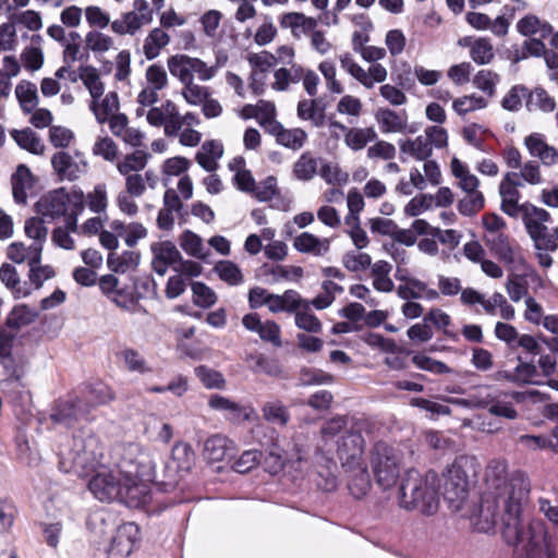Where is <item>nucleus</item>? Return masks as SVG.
Listing matches in <instances>:
<instances>
[{"mask_svg":"<svg viewBox=\"0 0 558 558\" xmlns=\"http://www.w3.org/2000/svg\"><path fill=\"white\" fill-rule=\"evenodd\" d=\"M485 481L489 487L488 493L501 498V534L506 543L514 547L513 558H556L545 523L541 519L524 518L523 505L530 494L526 475L515 471L508 477L506 462L493 460L486 468Z\"/></svg>","mask_w":558,"mask_h":558,"instance_id":"obj_1","label":"nucleus"},{"mask_svg":"<svg viewBox=\"0 0 558 558\" xmlns=\"http://www.w3.org/2000/svg\"><path fill=\"white\" fill-rule=\"evenodd\" d=\"M157 458L158 453L138 444L131 442L122 447L117 462L122 476L120 502L130 508H138L150 499L149 483H155L160 488V478L156 473Z\"/></svg>","mask_w":558,"mask_h":558,"instance_id":"obj_2","label":"nucleus"},{"mask_svg":"<svg viewBox=\"0 0 558 558\" xmlns=\"http://www.w3.org/2000/svg\"><path fill=\"white\" fill-rule=\"evenodd\" d=\"M105 463L102 444L92 429L84 427L75 432L61 450L59 469L63 473L88 476Z\"/></svg>","mask_w":558,"mask_h":558,"instance_id":"obj_3","label":"nucleus"},{"mask_svg":"<svg viewBox=\"0 0 558 558\" xmlns=\"http://www.w3.org/2000/svg\"><path fill=\"white\" fill-rule=\"evenodd\" d=\"M437 474L427 472L422 476L418 471L411 469L402 478L399 488V505L407 510H418L430 515L438 509Z\"/></svg>","mask_w":558,"mask_h":558,"instance_id":"obj_4","label":"nucleus"},{"mask_svg":"<svg viewBox=\"0 0 558 558\" xmlns=\"http://www.w3.org/2000/svg\"><path fill=\"white\" fill-rule=\"evenodd\" d=\"M475 473V460L466 456L458 457L444 473L442 496L453 511L461 510Z\"/></svg>","mask_w":558,"mask_h":558,"instance_id":"obj_5","label":"nucleus"},{"mask_svg":"<svg viewBox=\"0 0 558 558\" xmlns=\"http://www.w3.org/2000/svg\"><path fill=\"white\" fill-rule=\"evenodd\" d=\"M401 454L385 441H377L371 451V465L376 483L383 488L392 487L400 474Z\"/></svg>","mask_w":558,"mask_h":558,"instance_id":"obj_6","label":"nucleus"},{"mask_svg":"<svg viewBox=\"0 0 558 558\" xmlns=\"http://www.w3.org/2000/svg\"><path fill=\"white\" fill-rule=\"evenodd\" d=\"M195 453L192 447L185 442H178L172 448L171 462L166 464L160 477V489L170 492L179 483V472H187L194 464Z\"/></svg>","mask_w":558,"mask_h":558,"instance_id":"obj_7","label":"nucleus"},{"mask_svg":"<svg viewBox=\"0 0 558 558\" xmlns=\"http://www.w3.org/2000/svg\"><path fill=\"white\" fill-rule=\"evenodd\" d=\"M524 227L527 234L534 242L535 250L542 251L543 243L549 234L548 228L544 225L550 220V214L541 207H536L530 202L523 203V217Z\"/></svg>","mask_w":558,"mask_h":558,"instance_id":"obj_8","label":"nucleus"},{"mask_svg":"<svg viewBox=\"0 0 558 558\" xmlns=\"http://www.w3.org/2000/svg\"><path fill=\"white\" fill-rule=\"evenodd\" d=\"M365 441L361 432L345 429L337 441V453L344 468H353L361 462Z\"/></svg>","mask_w":558,"mask_h":558,"instance_id":"obj_9","label":"nucleus"},{"mask_svg":"<svg viewBox=\"0 0 558 558\" xmlns=\"http://www.w3.org/2000/svg\"><path fill=\"white\" fill-rule=\"evenodd\" d=\"M122 476L111 471H98L88 482L90 493L100 501H119Z\"/></svg>","mask_w":558,"mask_h":558,"instance_id":"obj_10","label":"nucleus"},{"mask_svg":"<svg viewBox=\"0 0 558 558\" xmlns=\"http://www.w3.org/2000/svg\"><path fill=\"white\" fill-rule=\"evenodd\" d=\"M504 506L499 495L485 493L482 496L477 515L474 518V525L478 532H490L498 518L502 521Z\"/></svg>","mask_w":558,"mask_h":558,"instance_id":"obj_11","label":"nucleus"},{"mask_svg":"<svg viewBox=\"0 0 558 558\" xmlns=\"http://www.w3.org/2000/svg\"><path fill=\"white\" fill-rule=\"evenodd\" d=\"M138 538V526L133 522L119 524L116 532L108 539L110 543L107 553L109 558H125L132 551Z\"/></svg>","mask_w":558,"mask_h":558,"instance_id":"obj_12","label":"nucleus"},{"mask_svg":"<svg viewBox=\"0 0 558 558\" xmlns=\"http://www.w3.org/2000/svg\"><path fill=\"white\" fill-rule=\"evenodd\" d=\"M88 408H85L81 397L70 395L68 399L58 400L50 414L54 423L66 427L73 426L77 421L87 418Z\"/></svg>","mask_w":558,"mask_h":558,"instance_id":"obj_13","label":"nucleus"},{"mask_svg":"<svg viewBox=\"0 0 558 558\" xmlns=\"http://www.w3.org/2000/svg\"><path fill=\"white\" fill-rule=\"evenodd\" d=\"M69 202V193L64 187H60L40 197L35 204V209L43 217L56 219L68 214Z\"/></svg>","mask_w":558,"mask_h":558,"instance_id":"obj_14","label":"nucleus"},{"mask_svg":"<svg viewBox=\"0 0 558 558\" xmlns=\"http://www.w3.org/2000/svg\"><path fill=\"white\" fill-rule=\"evenodd\" d=\"M51 165L61 180L74 181L87 170V162L78 153L73 158L66 151H58L52 156Z\"/></svg>","mask_w":558,"mask_h":558,"instance_id":"obj_15","label":"nucleus"},{"mask_svg":"<svg viewBox=\"0 0 558 558\" xmlns=\"http://www.w3.org/2000/svg\"><path fill=\"white\" fill-rule=\"evenodd\" d=\"M208 405L215 410L222 412L225 417L232 423H243L251 421L254 414V409L250 405H242L221 395H211L208 400Z\"/></svg>","mask_w":558,"mask_h":558,"instance_id":"obj_16","label":"nucleus"},{"mask_svg":"<svg viewBox=\"0 0 558 558\" xmlns=\"http://www.w3.org/2000/svg\"><path fill=\"white\" fill-rule=\"evenodd\" d=\"M154 255L151 267L159 276H165L168 267H177L182 255L171 241L155 242L150 246Z\"/></svg>","mask_w":558,"mask_h":558,"instance_id":"obj_17","label":"nucleus"},{"mask_svg":"<svg viewBox=\"0 0 558 558\" xmlns=\"http://www.w3.org/2000/svg\"><path fill=\"white\" fill-rule=\"evenodd\" d=\"M118 525L116 514L106 509H98L92 512L87 519V527L99 538V542H108Z\"/></svg>","mask_w":558,"mask_h":558,"instance_id":"obj_18","label":"nucleus"},{"mask_svg":"<svg viewBox=\"0 0 558 558\" xmlns=\"http://www.w3.org/2000/svg\"><path fill=\"white\" fill-rule=\"evenodd\" d=\"M24 230L25 234L34 240L31 244V251L33 260L37 262L38 258H41L44 243L47 241L48 236V228L43 218L31 217L25 221Z\"/></svg>","mask_w":558,"mask_h":558,"instance_id":"obj_19","label":"nucleus"},{"mask_svg":"<svg viewBox=\"0 0 558 558\" xmlns=\"http://www.w3.org/2000/svg\"><path fill=\"white\" fill-rule=\"evenodd\" d=\"M78 397H81L84 407L88 408L89 413L92 409L110 402L113 399V393L107 385L98 381L85 385L81 389V395Z\"/></svg>","mask_w":558,"mask_h":558,"instance_id":"obj_20","label":"nucleus"},{"mask_svg":"<svg viewBox=\"0 0 558 558\" xmlns=\"http://www.w3.org/2000/svg\"><path fill=\"white\" fill-rule=\"evenodd\" d=\"M34 178L26 165H19L12 174V194L19 204H25L27 201V190L33 187Z\"/></svg>","mask_w":558,"mask_h":558,"instance_id":"obj_21","label":"nucleus"},{"mask_svg":"<svg viewBox=\"0 0 558 558\" xmlns=\"http://www.w3.org/2000/svg\"><path fill=\"white\" fill-rule=\"evenodd\" d=\"M293 246L301 253L323 256L329 251L330 241L328 239H319L310 232H302L294 239Z\"/></svg>","mask_w":558,"mask_h":558,"instance_id":"obj_22","label":"nucleus"},{"mask_svg":"<svg viewBox=\"0 0 558 558\" xmlns=\"http://www.w3.org/2000/svg\"><path fill=\"white\" fill-rule=\"evenodd\" d=\"M350 471L348 480V488L351 495L360 499L364 497L371 488V478L366 466L360 462L353 468H348Z\"/></svg>","mask_w":558,"mask_h":558,"instance_id":"obj_23","label":"nucleus"},{"mask_svg":"<svg viewBox=\"0 0 558 558\" xmlns=\"http://www.w3.org/2000/svg\"><path fill=\"white\" fill-rule=\"evenodd\" d=\"M375 119L383 133H402L405 131L407 118L391 109H379Z\"/></svg>","mask_w":558,"mask_h":558,"instance_id":"obj_24","label":"nucleus"},{"mask_svg":"<svg viewBox=\"0 0 558 558\" xmlns=\"http://www.w3.org/2000/svg\"><path fill=\"white\" fill-rule=\"evenodd\" d=\"M230 440L221 435L210 436L204 445V454L210 461H222L232 456Z\"/></svg>","mask_w":558,"mask_h":558,"instance_id":"obj_25","label":"nucleus"},{"mask_svg":"<svg viewBox=\"0 0 558 558\" xmlns=\"http://www.w3.org/2000/svg\"><path fill=\"white\" fill-rule=\"evenodd\" d=\"M11 137L22 148L34 155H43L45 145L41 138L29 128L23 130H11Z\"/></svg>","mask_w":558,"mask_h":558,"instance_id":"obj_26","label":"nucleus"},{"mask_svg":"<svg viewBox=\"0 0 558 558\" xmlns=\"http://www.w3.org/2000/svg\"><path fill=\"white\" fill-rule=\"evenodd\" d=\"M400 151L408 154L416 160H427L433 154V147L425 136H417L414 140H400L399 141Z\"/></svg>","mask_w":558,"mask_h":558,"instance_id":"obj_27","label":"nucleus"},{"mask_svg":"<svg viewBox=\"0 0 558 558\" xmlns=\"http://www.w3.org/2000/svg\"><path fill=\"white\" fill-rule=\"evenodd\" d=\"M170 74L177 77L183 86L194 81L191 57L187 54H174L167 60Z\"/></svg>","mask_w":558,"mask_h":558,"instance_id":"obj_28","label":"nucleus"},{"mask_svg":"<svg viewBox=\"0 0 558 558\" xmlns=\"http://www.w3.org/2000/svg\"><path fill=\"white\" fill-rule=\"evenodd\" d=\"M484 241L489 250L501 260L512 262L513 251L509 241L508 235L502 232L498 233H486Z\"/></svg>","mask_w":558,"mask_h":558,"instance_id":"obj_29","label":"nucleus"},{"mask_svg":"<svg viewBox=\"0 0 558 558\" xmlns=\"http://www.w3.org/2000/svg\"><path fill=\"white\" fill-rule=\"evenodd\" d=\"M38 312L26 304H20L12 308L5 319V327L17 330L36 320Z\"/></svg>","mask_w":558,"mask_h":558,"instance_id":"obj_30","label":"nucleus"},{"mask_svg":"<svg viewBox=\"0 0 558 558\" xmlns=\"http://www.w3.org/2000/svg\"><path fill=\"white\" fill-rule=\"evenodd\" d=\"M180 246L190 256L205 260L209 250L205 248L203 239L191 230H185L180 235Z\"/></svg>","mask_w":558,"mask_h":558,"instance_id":"obj_31","label":"nucleus"},{"mask_svg":"<svg viewBox=\"0 0 558 558\" xmlns=\"http://www.w3.org/2000/svg\"><path fill=\"white\" fill-rule=\"evenodd\" d=\"M318 161L311 151L303 153L293 165V175L300 181L312 180L317 173Z\"/></svg>","mask_w":558,"mask_h":558,"instance_id":"obj_32","label":"nucleus"},{"mask_svg":"<svg viewBox=\"0 0 558 558\" xmlns=\"http://www.w3.org/2000/svg\"><path fill=\"white\" fill-rule=\"evenodd\" d=\"M119 97L116 92H109L102 99L100 105L97 101H92L90 110L94 112L98 123L104 124L108 121L109 117L113 116L119 109Z\"/></svg>","mask_w":558,"mask_h":558,"instance_id":"obj_33","label":"nucleus"},{"mask_svg":"<svg viewBox=\"0 0 558 558\" xmlns=\"http://www.w3.org/2000/svg\"><path fill=\"white\" fill-rule=\"evenodd\" d=\"M170 41L169 35L161 28H154L146 37L143 46L144 53L148 60L157 58L160 50Z\"/></svg>","mask_w":558,"mask_h":558,"instance_id":"obj_34","label":"nucleus"},{"mask_svg":"<svg viewBox=\"0 0 558 558\" xmlns=\"http://www.w3.org/2000/svg\"><path fill=\"white\" fill-rule=\"evenodd\" d=\"M262 412L263 417L267 422L280 427L286 426L290 421V413L287 407L279 400L266 402L262 408Z\"/></svg>","mask_w":558,"mask_h":558,"instance_id":"obj_35","label":"nucleus"},{"mask_svg":"<svg viewBox=\"0 0 558 558\" xmlns=\"http://www.w3.org/2000/svg\"><path fill=\"white\" fill-rule=\"evenodd\" d=\"M150 157V154L144 150H135L132 154L124 156L122 160L117 163V169L122 175L143 170Z\"/></svg>","mask_w":558,"mask_h":558,"instance_id":"obj_36","label":"nucleus"},{"mask_svg":"<svg viewBox=\"0 0 558 558\" xmlns=\"http://www.w3.org/2000/svg\"><path fill=\"white\" fill-rule=\"evenodd\" d=\"M16 98L25 113H31L38 104L37 87L35 84L23 81L15 88Z\"/></svg>","mask_w":558,"mask_h":558,"instance_id":"obj_37","label":"nucleus"},{"mask_svg":"<svg viewBox=\"0 0 558 558\" xmlns=\"http://www.w3.org/2000/svg\"><path fill=\"white\" fill-rule=\"evenodd\" d=\"M376 138L377 133L373 128H353L347 132L344 142L351 149L361 150L367 145V143L375 141Z\"/></svg>","mask_w":558,"mask_h":558,"instance_id":"obj_38","label":"nucleus"},{"mask_svg":"<svg viewBox=\"0 0 558 558\" xmlns=\"http://www.w3.org/2000/svg\"><path fill=\"white\" fill-rule=\"evenodd\" d=\"M0 364L7 375L5 381L20 383L25 374V362L22 357H16L13 354L0 357Z\"/></svg>","mask_w":558,"mask_h":558,"instance_id":"obj_39","label":"nucleus"},{"mask_svg":"<svg viewBox=\"0 0 558 558\" xmlns=\"http://www.w3.org/2000/svg\"><path fill=\"white\" fill-rule=\"evenodd\" d=\"M307 140V133L300 128L282 129L278 134L277 143L292 150L301 149Z\"/></svg>","mask_w":558,"mask_h":558,"instance_id":"obj_40","label":"nucleus"},{"mask_svg":"<svg viewBox=\"0 0 558 558\" xmlns=\"http://www.w3.org/2000/svg\"><path fill=\"white\" fill-rule=\"evenodd\" d=\"M252 361L251 369L255 373H265L269 376H278L281 373L280 364L275 359H269L263 353H253L247 356Z\"/></svg>","mask_w":558,"mask_h":558,"instance_id":"obj_41","label":"nucleus"},{"mask_svg":"<svg viewBox=\"0 0 558 558\" xmlns=\"http://www.w3.org/2000/svg\"><path fill=\"white\" fill-rule=\"evenodd\" d=\"M294 320L298 328L311 333H318L323 329L320 320L310 312V302H305L304 307L295 313Z\"/></svg>","mask_w":558,"mask_h":558,"instance_id":"obj_42","label":"nucleus"},{"mask_svg":"<svg viewBox=\"0 0 558 558\" xmlns=\"http://www.w3.org/2000/svg\"><path fill=\"white\" fill-rule=\"evenodd\" d=\"M470 57L476 64H488L495 57L490 40L488 38L475 39L471 46Z\"/></svg>","mask_w":558,"mask_h":558,"instance_id":"obj_43","label":"nucleus"},{"mask_svg":"<svg viewBox=\"0 0 558 558\" xmlns=\"http://www.w3.org/2000/svg\"><path fill=\"white\" fill-rule=\"evenodd\" d=\"M214 269L222 281L231 286H238L243 282L241 269L231 260H220Z\"/></svg>","mask_w":558,"mask_h":558,"instance_id":"obj_44","label":"nucleus"},{"mask_svg":"<svg viewBox=\"0 0 558 558\" xmlns=\"http://www.w3.org/2000/svg\"><path fill=\"white\" fill-rule=\"evenodd\" d=\"M500 82L499 74L490 70H481L473 77V85L485 93L488 97H494L496 85Z\"/></svg>","mask_w":558,"mask_h":558,"instance_id":"obj_45","label":"nucleus"},{"mask_svg":"<svg viewBox=\"0 0 558 558\" xmlns=\"http://www.w3.org/2000/svg\"><path fill=\"white\" fill-rule=\"evenodd\" d=\"M193 292V303L196 306L208 308L217 302L215 291L203 282L194 281L191 283Z\"/></svg>","mask_w":558,"mask_h":558,"instance_id":"obj_46","label":"nucleus"},{"mask_svg":"<svg viewBox=\"0 0 558 558\" xmlns=\"http://www.w3.org/2000/svg\"><path fill=\"white\" fill-rule=\"evenodd\" d=\"M412 362L417 368L433 374L441 375L453 373V369L444 362L432 359L422 353L415 354L412 357Z\"/></svg>","mask_w":558,"mask_h":558,"instance_id":"obj_47","label":"nucleus"},{"mask_svg":"<svg viewBox=\"0 0 558 558\" xmlns=\"http://www.w3.org/2000/svg\"><path fill=\"white\" fill-rule=\"evenodd\" d=\"M181 95L189 105L198 106L210 97L211 92L209 87L194 84L192 81L183 86Z\"/></svg>","mask_w":558,"mask_h":558,"instance_id":"obj_48","label":"nucleus"},{"mask_svg":"<svg viewBox=\"0 0 558 558\" xmlns=\"http://www.w3.org/2000/svg\"><path fill=\"white\" fill-rule=\"evenodd\" d=\"M485 205L482 192L466 194L458 202V210L461 215L471 217L478 213Z\"/></svg>","mask_w":558,"mask_h":558,"instance_id":"obj_49","label":"nucleus"},{"mask_svg":"<svg viewBox=\"0 0 558 558\" xmlns=\"http://www.w3.org/2000/svg\"><path fill=\"white\" fill-rule=\"evenodd\" d=\"M120 355L130 372L145 374L151 371L143 355L134 349H124Z\"/></svg>","mask_w":558,"mask_h":558,"instance_id":"obj_50","label":"nucleus"},{"mask_svg":"<svg viewBox=\"0 0 558 558\" xmlns=\"http://www.w3.org/2000/svg\"><path fill=\"white\" fill-rule=\"evenodd\" d=\"M452 107L458 114L464 116L476 109H483L487 107V101L482 96H476L475 94H472L470 96L457 98L453 101Z\"/></svg>","mask_w":558,"mask_h":558,"instance_id":"obj_51","label":"nucleus"},{"mask_svg":"<svg viewBox=\"0 0 558 558\" xmlns=\"http://www.w3.org/2000/svg\"><path fill=\"white\" fill-rule=\"evenodd\" d=\"M8 258L16 264H22L27 262L28 266H33L35 264H39L41 258H38L37 262L33 260V254L31 251V245L26 246L22 242H13L8 246L7 251Z\"/></svg>","mask_w":558,"mask_h":558,"instance_id":"obj_52","label":"nucleus"},{"mask_svg":"<svg viewBox=\"0 0 558 558\" xmlns=\"http://www.w3.org/2000/svg\"><path fill=\"white\" fill-rule=\"evenodd\" d=\"M527 107L534 105L544 112H551L556 108L555 99L542 87L529 93Z\"/></svg>","mask_w":558,"mask_h":558,"instance_id":"obj_53","label":"nucleus"},{"mask_svg":"<svg viewBox=\"0 0 558 558\" xmlns=\"http://www.w3.org/2000/svg\"><path fill=\"white\" fill-rule=\"evenodd\" d=\"M300 380L304 386L328 385L333 383V376L319 368H302Z\"/></svg>","mask_w":558,"mask_h":558,"instance_id":"obj_54","label":"nucleus"},{"mask_svg":"<svg viewBox=\"0 0 558 558\" xmlns=\"http://www.w3.org/2000/svg\"><path fill=\"white\" fill-rule=\"evenodd\" d=\"M0 280L8 289L15 291L16 298L21 294L23 296H27L29 294L28 290L22 292L21 289H17V286L20 284V277L15 267L11 264H2L0 267Z\"/></svg>","mask_w":558,"mask_h":558,"instance_id":"obj_55","label":"nucleus"},{"mask_svg":"<svg viewBox=\"0 0 558 558\" xmlns=\"http://www.w3.org/2000/svg\"><path fill=\"white\" fill-rule=\"evenodd\" d=\"M423 290H426V283L416 279H407L405 284H400L397 294L402 300H416L423 298Z\"/></svg>","mask_w":558,"mask_h":558,"instance_id":"obj_56","label":"nucleus"},{"mask_svg":"<svg viewBox=\"0 0 558 558\" xmlns=\"http://www.w3.org/2000/svg\"><path fill=\"white\" fill-rule=\"evenodd\" d=\"M86 48L93 52H106L113 46L110 36L97 31H90L85 37Z\"/></svg>","mask_w":558,"mask_h":558,"instance_id":"obj_57","label":"nucleus"},{"mask_svg":"<svg viewBox=\"0 0 558 558\" xmlns=\"http://www.w3.org/2000/svg\"><path fill=\"white\" fill-rule=\"evenodd\" d=\"M343 266L349 271L365 270L372 265V257L367 253L347 252L342 257Z\"/></svg>","mask_w":558,"mask_h":558,"instance_id":"obj_58","label":"nucleus"},{"mask_svg":"<svg viewBox=\"0 0 558 558\" xmlns=\"http://www.w3.org/2000/svg\"><path fill=\"white\" fill-rule=\"evenodd\" d=\"M88 208L96 214H100L106 210L108 205L107 190L105 184H98L94 187V191L85 196Z\"/></svg>","mask_w":558,"mask_h":558,"instance_id":"obj_59","label":"nucleus"},{"mask_svg":"<svg viewBox=\"0 0 558 558\" xmlns=\"http://www.w3.org/2000/svg\"><path fill=\"white\" fill-rule=\"evenodd\" d=\"M347 418L345 416H335L328 421H326L320 428L322 438L324 439L325 444H327L328 440L333 439L337 435L340 433H344L347 428Z\"/></svg>","mask_w":558,"mask_h":558,"instance_id":"obj_60","label":"nucleus"},{"mask_svg":"<svg viewBox=\"0 0 558 558\" xmlns=\"http://www.w3.org/2000/svg\"><path fill=\"white\" fill-rule=\"evenodd\" d=\"M263 453L259 450L252 449L244 451L234 462L233 469L238 473H247L259 464Z\"/></svg>","mask_w":558,"mask_h":558,"instance_id":"obj_61","label":"nucleus"},{"mask_svg":"<svg viewBox=\"0 0 558 558\" xmlns=\"http://www.w3.org/2000/svg\"><path fill=\"white\" fill-rule=\"evenodd\" d=\"M145 77L149 87L157 90L163 89L168 85V76L165 68L154 63L146 69Z\"/></svg>","mask_w":558,"mask_h":558,"instance_id":"obj_62","label":"nucleus"},{"mask_svg":"<svg viewBox=\"0 0 558 558\" xmlns=\"http://www.w3.org/2000/svg\"><path fill=\"white\" fill-rule=\"evenodd\" d=\"M529 96L527 88L522 85L513 86L504 97L501 106L509 111H518L522 106V98Z\"/></svg>","mask_w":558,"mask_h":558,"instance_id":"obj_63","label":"nucleus"},{"mask_svg":"<svg viewBox=\"0 0 558 558\" xmlns=\"http://www.w3.org/2000/svg\"><path fill=\"white\" fill-rule=\"evenodd\" d=\"M28 267V279L36 289L41 288L45 281L53 278L56 275L54 269L50 265L43 266L39 263Z\"/></svg>","mask_w":558,"mask_h":558,"instance_id":"obj_64","label":"nucleus"}]
</instances>
